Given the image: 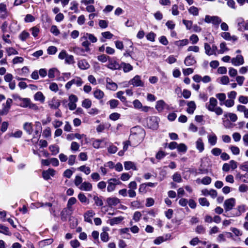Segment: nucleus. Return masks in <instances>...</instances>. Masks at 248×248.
<instances>
[{"instance_id":"obj_1","label":"nucleus","mask_w":248,"mask_h":248,"mask_svg":"<svg viewBox=\"0 0 248 248\" xmlns=\"http://www.w3.org/2000/svg\"><path fill=\"white\" fill-rule=\"evenodd\" d=\"M144 130L139 126L134 127L131 129L129 139L134 145L141 142L145 136Z\"/></svg>"},{"instance_id":"obj_2","label":"nucleus","mask_w":248,"mask_h":248,"mask_svg":"<svg viewBox=\"0 0 248 248\" xmlns=\"http://www.w3.org/2000/svg\"><path fill=\"white\" fill-rule=\"evenodd\" d=\"M217 101L214 97H211L209 102L206 104V108L210 111L215 112L217 115H220L223 113V109L217 106Z\"/></svg>"},{"instance_id":"obj_3","label":"nucleus","mask_w":248,"mask_h":248,"mask_svg":"<svg viewBox=\"0 0 248 248\" xmlns=\"http://www.w3.org/2000/svg\"><path fill=\"white\" fill-rule=\"evenodd\" d=\"M204 21L207 23H212L215 25L218 26L221 22V18L217 16H210L206 15Z\"/></svg>"},{"instance_id":"obj_4","label":"nucleus","mask_w":248,"mask_h":248,"mask_svg":"<svg viewBox=\"0 0 248 248\" xmlns=\"http://www.w3.org/2000/svg\"><path fill=\"white\" fill-rule=\"evenodd\" d=\"M108 183L107 190L110 192L113 191L115 189L116 186L121 184V182L118 179L111 178L108 180Z\"/></svg>"},{"instance_id":"obj_5","label":"nucleus","mask_w":248,"mask_h":248,"mask_svg":"<svg viewBox=\"0 0 248 248\" xmlns=\"http://www.w3.org/2000/svg\"><path fill=\"white\" fill-rule=\"evenodd\" d=\"M83 84L82 79L80 77H76L71 80L68 81L65 85V88L68 90L72 85L75 84L77 87L81 86Z\"/></svg>"},{"instance_id":"obj_6","label":"nucleus","mask_w":248,"mask_h":248,"mask_svg":"<svg viewBox=\"0 0 248 248\" xmlns=\"http://www.w3.org/2000/svg\"><path fill=\"white\" fill-rule=\"evenodd\" d=\"M235 204V200L233 198H230L225 201L224 207L226 211L232 210Z\"/></svg>"},{"instance_id":"obj_7","label":"nucleus","mask_w":248,"mask_h":248,"mask_svg":"<svg viewBox=\"0 0 248 248\" xmlns=\"http://www.w3.org/2000/svg\"><path fill=\"white\" fill-rule=\"evenodd\" d=\"M231 62L232 65L235 66L241 65L244 63V59L242 55H237L235 57L231 59Z\"/></svg>"},{"instance_id":"obj_8","label":"nucleus","mask_w":248,"mask_h":248,"mask_svg":"<svg viewBox=\"0 0 248 248\" xmlns=\"http://www.w3.org/2000/svg\"><path fill=\"white\" fill-rule=\"evenodd\" d=\"M129 84L133 85L136 87H143L144 86V82L141 81L140 77L136 75L132 79H131L129 82Z\"/></svg>"},{"instance_id":"obj_9","label":"nucleus","mask_w":248,"mask_h":248,"mask_svg":"<svg viewBox=\"0 0 248 248\" xmlns=\"http://www.w3.org/2000/svg\"><path fill=\"white\" fill-rule=\"evenodd\" d=\"M169 107L168 105L163 100H160L156 102L155 109L159 112H161L163 110Z\"/></svg>"},{"instance_id":"obj_10","label":"nucleus","mask_w":248,"mask_h":248,"mask_svg":"<svg viewBox=\"0 0 248 248\" xmlns=\"http://www.w3.org/2000/svg\"><path fill=\"white\" fill-rule=\"evenodd\" d=\"M106 88L111 91H116L118 89L117 84L113 82L111 78H106Z\"/></svg>"},{"instance_id":"obj_11","label":"nucleus","mask_w":248,"mask_h":248,"mask_svg":"<svg viewBox=\"0 0 248 248\" xmlns=\"http://www.w3.org/2000/svg\"><path fill=\"white\" fill-rule=\"evenodd\" d=\"M107 67L112 70L119 69L121 65L115 60L108 59V63Z\"/></svg>"},{"instance_id":"obj_12","label":"nucleus","mask_w":248,"mask_h":248,"mask_svg":"<svg viewBox=\"0 0 248 248\" xmlns=\"http://www.w3.org/2000/svg\"><path fill=\"white\" fill-rule=\"evenodd\" d=\"M148 125L150 128L156 129L158 127V119L155 117H151L148 121Z\"/></svg>"},{"instance_id":"obj_13","label":"nucleus","mask_w":248,"mask_h":248,"mask_svg":"<svg viewBox=\"0 0 248 248\" xmlns=\"http://www.w3.org/2000/svg\"><path fill=\"white\" fill-rule=\"evenodd\" d=\"M95 215V213L93 210H90L86 211L84 215V220L87 222L92 224L93 217Z\"/></svg>"},{"instance_id":"obj_14","label":"nucleus","mask_w":248,"mask_h":248,"mask_svg":"<svg viewBox=\"0 0 248 248\" xmlns=\"http://www.w3.org/2000/svg\"><path fill=\"white\" fill-rule=\"evenodd\" d=\"M221 37L227 41H232L235 42L237 40V37L235 36H231V34L228 32H223L221 34Z\"/></svg>"},{"instance_id":"obj_15","label":"nucleus","mask_w":248,"mask_h":248,"mask_svg":"<svg viewBox=\"0 0 248 248\" xmlns=\"http://www.w3.org/2000/svg\"><path fill=\"white\" fill-rule=\"evenodd\" d=\"M78 188L81 190L90 191L92 190L93 186L90 183L84 182L79 186Z\"/></svg>"},{"instance_id":"obj_16","label":"nucleus","mask_w":248,"mask_h":248,"mask_svg":"<svg viewBox=\"0 0 248 248\" xmlns=\"http://www.w3.org/2000/svg\"><path fill=\"white\" fill-rule=\"evenodd\" d=\"M8 16L6 6L3 3H0V18H5Z\"/></svg>"},{"instance_id":"obj_17","label":"nucleus","mask_w":248,"mask_h":248,"mask_svg":"<svg viewBox=\"0 0 248 248\" xmlns=\"http://www.w3.org/2000/svg\"><path fill=\"white\" fill-rule=\"evenodd\" d=\"M55 171L53 169H49L46 171H44L42 173L43 177L45 180H48L50 176H53L55 175Z\"/></svg>"},{"instance_id":"obj_18","label":"nucleus","mask_w":248,"mask_h":248,"mask_svg":"<svg viewBox=\"0 0 248 248\" xmlns=\"http://www.w3.org/2000/svg\"><path fill=\"white\" fill-rule=\"evenodd\" d=\"M49 107L53 109H57L60 106V102L56 98H53L48 102Z\"/></svg>"},{"instance_id":"obj_19","label":"nucleus","mask_w":248,"mask_h":248,"mask_svg":"<svg viewBox=\"0 0 248 248\" xmlns=\"http://www.w3.org/2000/svg\"><path fill=\"white\" fill-rule=\"evenodd\" d=\"M21 101V103L20 104V106L23 108H33L35 105L31 103V101L29 99L25 98H21L20 99Z\"/></svg>"},{"instance_id":"obj_20","label":"nucleus","mask_w":248,"mask_h":248,"mask_svg":"<svg viewBox=\"0 0 248 248\" xmlns=\"http://www.w3.org/2000/svg\"><path fill=\"white\" fill-rule=\"evenodd\" d=\"M78 67L81 70H86L90 67L89 63L85 60H81L78 61Z\"/></svg>"},{"instance_id":"obj_21","label":"nucleus","mask_w":248,"mask_h":248,"mask_svg":"<svg viewBox=\"0 0 248 248\" xmlns=\"http://www.w3.org/2000/svg\"><path fill=\"white\" fill-rule=\"evenodd\" d=\"M237 110L240 112L244 113V117L246 118H248V108L245 106L242 105H238L237 106Z\"/></svg>"},{"instance_id":"obj_22","label":"nucleus","mask_w":248,"mask_h":248,"mask_svg":"<svg viewBox=\"0 0 248 248\" xmlns=\"http://www.w3.org/2000/svg\"><path fill=\"white\" fill-rule=\"evenodd\" d=\"M188 108H187L186 111L188 113L192 114L195 111L196 105L194 101H190L187 103Z\"/></svg>"},{"instance_id":"obj_23","label":"nucleus","mask_w":248,"mask_h":248,"mask_svg":"<svg viewBox=\"0 0 248 248\" xmlns=\"http://www.w3.org/2000/svg\"><path fill=\"white\" fill-rule=\"evenodd\" d=\"M107 202L109 206H116L120 202V200L116 197L108 198Z\"/></svg>"},{"instance_id":"obj_24","label":"nucleus","mask_w":248,"mask_h":248,"mask_svg":"<svg viewBox=\"0 0 248 248\" xmlns=\"http://www.w3.org/2000/svg\"><path fill=\"white\" fill-rule=\"evenodd\" d=\"M124 219V217H113L109 220H108V222L109 224L111 226H113L115 224H118L121 222V221Z\"/></svg>"},{"instance_id":"obj_25","label":"nucleus","mask_w":248,"mask_h":248,"mask_svg":"<svg viewBox=\"0 0 248 248\" xmlns=\"http://www.w3.org/2000/svg\"><path fill=\"white\" fill-rule=\"evenodd\" d=\"M23 129L27 133L31 135L33 131L32 124L31 123L26 122L23 125Z\"/></svg>"},{"instance_id":"obj_26","label":"nucleus","mask_w":248,"mask_h":248,"mask_svg":"<svg viewBox=\"0 0 248 248\" xmlns=\"http://www.w3.org/2000/svg\"><path fill=\"white\" fill-rule=\"evenodd\" d=\"M185 65L187 66L192 65L196 63L194 58L191 56H187L184 61Z\"/></svg>"},{"instance_id":"obj_27","label":"nucleus","mask_w":248,"mask_h":248,"mask_svg":"<svg viewBox=\"0 0 248 248\" xmlns=\"http://www.w3.org/2000/svg\"><path fill=\"white\" fill-rule=\"evenodd\" d=\"M196 146L197 150L200 152H202L204 150V143L201 138H199L196 142Z\"/></svg>"},{"instance_id":"obj_28","label":"nucleus","mask_w":248,"mask_h":248,"mask_svg":"<svg viewBox=\"0 0 248 248\" xmlns=\"http://www.w3.org/2000/svg\"><path fill=\"white\" fill-rule=\"evenodd\" d=\"M247 206L245 204H241L237 207V212L235 214V216H240L242 213H244L247 210Z\"/></svg>"},{"instance_id":"obj_29","label":"nucleus","mask_w":248,"mask_h":248,"mask_svg":"<svg viewBox=\"0 0 248 248\" xmlns=\"http://www.w3.org/2000/svg\"><path fill=\"white\" fill-rule=\"evenodd\" d=\"M208 140L209 143L211 145L214 146L217 143V137L215 134H213L208 136Z\"/></svg>"},{"instance_id":"obj_30","label":"nucleus","mask_w":248,"mask_h":248,"mask_svg":"<svg viewBox=\"0 0 248 248\" xmlns=\"http://www.w3.org/2000/svg\"><path fill=\"white\" fill-rule=\"evenodd\" d=\"M34 98L36 101H39L41 103H43L45 101V97L42 92H38L34 94Z\"/></svg>"},{"instance_id":"obj_31","label":"nucleus","mask_w":248,"mask_h":248,"mask_svg":"<svg viewBox=\"0 0 248 248\" xmlns=\"http://www.w3.org/2000/svg\"><path fill=\"white\" fill-rule=\"evenodd\" d=\"M93 95L95 98L100 100L104 96V92L100 89H96L93 92Z\"/></svg>"},{"instance_id":"obj_32","label":"nucleus","mask_w":248,"mask_h":248,"mask_svg":"<svg viewBox=\"0 0 248 248\" xmlns=\"http://www.w3.org/2000/svg\"><path fill=\"white\" fill-rule=\"evenodd\" d=\"M82 38L85 40L88 38L92 43H95L97 40V38L93 34L88 33H84Z\"/></svg>"},{"instance_id":"obj_33","label":"nucleus","mask_w":248,"mask_h":248,"mask_svg":"<svg viewBox=\"0 0 248 248\" xmlns=\"http://www.w3.org/2000/svg\"><path fill=\"white\" fill-rule=\"evenodd\" d=\"M124 169L126 170H129L130 169H133L136 170V167L134 163L131 161H126L124 163Z\"/></svg>"},{"instance_id":"obj_34","label":"nucleus","mask_w":248,"mask_h":248,"mask_svg":"<svg viewBox=\"0 0 248 248\" xmlns=\"http://www.w3.org/2000/svg\"><path fill=\"white\" fill-rule=\"evenodd\" d=\"M49 149L52 153V155H57L60 151V148L58 145H51L49 147Z\"/></svg>"},{"instance_id":"obj_35","label":"nucleus","mask_w":248,"mask_h":248,"mask_svg":"<svg viewBox=\"0 0 248 248\" xmlns=\"http://www.w3.org/2000/svg\"><path fill=\"white\" fill-rule=\"evenodd\" d=\"M120 65L123 67V70L125 73L128 72L133 69L132 66L129 63L122 62Z\"/></svg>"},{"instance_id":"obj_36","label":"nucleus","mask_w":248,"mask_h":248,"mask_svg":"<svg viewBox=\"0 0 248 248\" xmlns=\"http://www.w3.org/2000/svg\"><path fill=\"white\" fill-rule=\"evenodd\" d=\"M0 233L7 235H11V232L9 231L8 227L0 224Z\"/></svg>"},{"instance_id":"obj_37","label":"nucleus","mask_w":248,"mask_h":248,"mask_svg":"<svg viewBox=\"0 0 248 248\" xmlns=\"http://www.w3.org/2000/svg\"><path fill=\"white\" fill-rule=\"evenodd\" d=\"M188 44V40L187 39H185L179 41H176L174 42L175 45L178 47H182L187 45Z\"/></svg>"},{"instance_id":"obj_38","label":"nucleus","mask_w":248,"mask_h":248,"mask_svg":"<svg viewBox=\"0 0 248 248\" xmlns=\"http://www.w3.org/2000/svg\"><path fill=\"white\" fill-rule=\"evenodd\" d=\"M78 170L84 172L86 175L89 174L91 172L90 168L88 166H86L85 165H83V166L79 167L78 168Z\"/></svg>"},{"instance_id":"obj_39","label":"nucleus","mask_w":248,"mask_h":248,"mask_svg":"<svg viewBox=\"0 0 248 248\" xmlns=\"http://www.w3.org/2000/svg\"><path fill=\"white\" fill-rule=\"evenodd\" d=\"M29 33L26 31H24L19 35V38L22 41H25L27 38L29 37Z\"/></svg>"},{"instance_id":"obj_40","label":"nucleus","mask_w":248,"mask_h":248,"mask_svg":"<svg viewBox=\"0 0 248 248\" xmlns=\"http://www.w3.org/2000/svg\"><path fill=\"white\" fill-rule=\"evenodd\" d=\"M23 134L22 131L21 130H17L15 132H12L9 134V136L10 137H14L16 138H19L21 137Z\"/></svg>"},{"instance_id":"obj_41","label":"nucleus","mask_w":248,"mask_h":248,"mask_svg":"<svg viewBox=\"0 0 248 248\" xmlns=\"http://www.w3.org/2000/svg\"><path fill=\"white\" fill-rule=\"evenodd\" d=\"M188 12L189 13L194 16H197L199 15V9L198 8L194 6H191L189 9H188Z\"/></svg>"},{"instance_id":"obj_42","label":"nucleus","mask_w":248,"mask_h":248,"mask_svg":"<svg viewBox=\"0 0 248 248\" xmlns=\"http://www.w3.org/2000/svg\"><path fill=\"white\" fill-rule=\"evenodd\" d=\"M80 147V145L78 142L75 141L72 142L70 146V149L72 151L76 152L78 151Z\"/></svg>"},{"instance_id":"obj_43","label":"nucleus","mask_w":248,"mask_h":248,"mask_svg":"<svg viewBox=\"0 0 248 248\" xmlns=\"http://www.w3.org/2000/svg\"><path fill=\"white\" fill-rule=\"evenodd\" d=\"M6 51L7 53L8 56H11L12 55H17L18 54L17 51H16L14 48L12 47L6 48Z\"/></svg>"},{"instance_id":"obj_44","label":"nucleus","mask_w":248,"mask_h":248,"mask_svg":"<svg viewBox=\"0 0 248 248\" xmlns=\"http://www.w3.org/2000/svg\"><path fill=\"white\" fill-rule=\"evenodd\" d=\"M92 106V101L89 99H84L82 103V106L86 108H90Z\"/></svg>"},{"instance_id":"obj_45","label":"nucleus","mask_w":248,"mask_h":248,"mask_svg":"<svg viewBox=\"0 0 248 248\" xmlns=\"http://www.w3.org/2000/svg\"><path fill=\"white\" fill-rule=\"evenodd\" d=\"M199 203L202 206L208 207L210 205L209 202L205 198H201L199 199Z\"/></svg>"},{"instance_id":"obj_46","label":"nucleus","mask_w":248,"mask_h":248,"mask_svg":"<svg viewBox=\"0 0 248 248\" xmlns=\"http://www.w3.org/2000/svg\"><path fill=\"white\" fill-rule=\"evenodd\" d=\"M228 50L229 49L226 46V44L225 42H222L220 44V49L219 50V53L223 54Z\"/></svg>"},{"instance_id":"obj_47","label":"nucleus","mask_w":248,"mask_h":248,"mask_svg":"<svg viewBox=\"0 0 248 248\" xmlns=\"http://www.w3.org/2000/svg\"><path fill=\"white\" fill-rule=\"evenodd\" d=\"M204 49L205 53L208 55H211L212 54V47L210 46V45L208 43H204Z\"/></svg>"},{"instance_id":"obj_48","label":"nucleus","mask_w":248,"mask_h":248,"mask_svg":"<svg viewBox=\"0 0 248 248\" xmlns=\"http://www.w3.org/2000/svg\"><path fill=\"white\" fill-rule=\"evenodd\" d=\"M238 191L240 193H246L248 191V186L241 184L238 187Z\"/></svg>"},{"instance_id":"obj_49","label":"nucleus","mask_w":248,"mask_h":248,"mask_svg":"<svg viewBox=\"0 0 248 248\" xmlns=\"http://www.w3.org/2000/svg\"><path fill=\"white\" fill-rule=\"evenodd\" d=\"M77 202V199L75 197H71L70 198L68 201L67 204V207L70 209L72 206L75 204L76 202Z\"/></svg>"},{"instance_id":"obj_50","label":"nucleus","mask_w":248,"mask_h":248,"mask_svg":"<svg viewBox=\"0 0 248 248\" xmlns=\"http://www.w3.org/2000/svg\"><path fill=\"white\" fill-rule=\"evenodd\" d=\"M224 116L226 117H229L230 120L233 122H236L237 120V116L234 113H229L225 114Z\"/></svg>"},{"instance_id":"obj_51","label":"nucleus","mask_w":248,"mask_h":248,"mask_svg":"<svg viewBox=\"0 0 248 248\" xmlns=\"http://www.w3.org/2000/svg\"><path fill=\"white\" fill-rule=\"evenodd\" d=\"M100 237L101 240L104 242H108L109 239L108 234L106 232H103L101 233Z\"/></svg>"},{"instance_id":"obj_52","label":"nucleus","mask_w":248,"mask_h":248,"mask_svg":"<svg viewBox=\"0 0 248 248\" xmlns=\"http://www.w3.org/2000/svg\"><path fill=\"white\" fill-rule=\"evenodd\" d=\"M68 164L72 166L75 163V161L76 159V155H69V157L68 158Z\"/></svg>"},{"instance_id":"obj_53","label":"nucleus","mask_w":248,"mask_h":248,"mask_svg":"<svg viewBox=\"0 0 248 248\" xmlns=\"http://www.w3.org/2000/svg\"><path fill=\"white\" fill-rule=\"evenodd\" d=\"M65 62L68 64H72L75 62L74 57L72 55H67L65 59Z\"/></svg>"},{"instance_id":"obj_54","label":"nucleus","mask_w":248,"mask_h":248,"mask_svg":"<svg viewBox=\"0 0 248 248\" xmlns=\"http://www.w3.org/2000/svg\"><path fill=\"white\" fill-rule=\"evenodd\" d=\"M172 179L175 182L180 183L182 181L181 176L178 172H176L172 176Z\"/></svg>"},{"instance_id":"obj_55","label":"nucleus","mask_w":248,"mask_h":248,"mask_svg":"<svg viewBox=\"0 0 248 248\" xmlns=\"http://www.w3.org/2000/svg\"><path fill=\"white\" fill-rule=\"evenodd\" d=\"M91 177L94 181H98L100 180L101 177L98 172H93L91 174Z\"/></svg>"},{"instance_id":"obj_56","label":"nucleus","mask_w":248,"mask_h":248,"mask_svg":"<svg viewBox=\"0 0 248 248\" xmlns=\"http://www.w3.org/2000/svg\"><path fill=\"white\" fill-rule=\"evenodd\" d=\"M177 148L179 152H186L187 150V147L184 143H181L178 145Z\"/></svg>"},{"instance_id":"obj_57","label":"nucleus","mask_w":248,"mask_h":248,"mask_svg":"<svg viewBox=\"0 0 248 248\" xmlns=\"http://www.w3.org/2000/svg\"><path fill=\"white\" fill-rule=\"evenodd\" d=\"M74 183L77 186L79 187V186L83 183L82 177L79 176H76L74 181Z\"/></svg>"},{"instance_id":"obj_58","label":"nucleus","mask_w":248,"mask_h":248,"mask_svg":"<svg viewBox=\"0 0 248 248\" xmlns=\"http://www.w3.org/2000/svg\"><path fill=\"white\" fill-rule=\"evenodd\" d=\"M109 104L111 108H114L117 107L119 102L116 99H112L109 101Z\"/></svg>"},{"instance_id":"obj_59","label":"nucleus","mask_w":248,"mask_h":248,"mask_svg":"<svg viewBox=\"0 0 248 248\" xmlns=\"http://www.w3.org/2000/svg\"><path fill=\"white\" fill-rule=\"evenodd\" d=\"M78 198L82 203H85L87 201V197L85 196L84 194L82 193H80L78 194Z\"/></svg>"},{"instance_id":"obj_60","label":"nucleus","mask_w":248,"mask_h":248,"mask_svg":"<svg viewBox=\"0 0 248 248\" xmlns=\"http://www.w3.org/2000/svg\"><path fill=\"white\" fill-rule=\"evenodd\" d=\"M108 59H109V57L104 54L99 55L97 57L98 60L102 62H106Z\"/></svg>"},{"instance_id":"obj_61","label":"nucleus","mask_w":248,"mask_h":248,"mask_svg":"<svg viewBox=\"0 0 248 248\" xmlns=\"http://www.w3.org/2000/svg\"><path fill=\"white\" fill-rule=\"evenodd\" d=\"M224 104L227 107L230 108L232 107L234 104V101L232 99H227L224 102Z\"/></svg>"},{"instance_id":"obj_62","label":"nucleus","mask_w":248,"mask_h":248,"mask_svg":"<svg viewBox=\"0 0 248 248\" xmlns=\"http://www.w3.org/2000/svg\"><path fill=\"white\" fill-rule=\"evenodd\" d=\"M155 34L153 32H150L146 35L147 39L151 42H154L155 40Z\"/></svg>"},{"instance_id":"obj_63","label":"nucleus","mask_w":248,"mask_h":248,"mask_svg":"<svg viewBox=\"0 0 248 248\" xmlns=\"http://www.w3.org/2000/svg\"><path fill=\"white\" fill-rule=\"evenodd\" d=\"M93 200L94 201L95 203L97 206H101L103 204V202L102 200L97 196H94Z\"/></svg>"},{"instance_id":"obj_64","label":"nucleus","mask_w":248,"mask_h":248,"mask_svg":"<svg viewBox=\"0 0 248 248\" xmlns=\"http://www.w3.org/2000/svg\"><path fill=\"white\" fill-rule=\"evenodd\" d=\"M238 101L243 104H247L248 103V97L245 96L241 95L239 97Z\"/></svg>"}]
</instances>
